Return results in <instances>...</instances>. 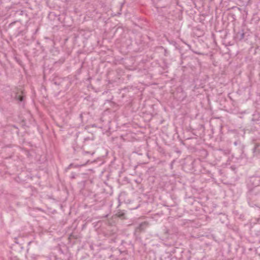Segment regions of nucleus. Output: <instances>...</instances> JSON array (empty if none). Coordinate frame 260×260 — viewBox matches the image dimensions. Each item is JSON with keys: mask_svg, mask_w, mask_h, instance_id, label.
Returning <instances> with one entry per match:
<instances>
[{"mask_svg": "<svg viewBox=\"0 0 260 260\" xmlns=\"http://www.w3.org/2000/svg\"><path fill=\"white\" fill-rule=\"evenodd\" d=\"M235 38L236 40L247 43L251 42L252 32L245 25H242L238 29H234Z\"/></svg>", "mask_w": 260, "mask_h": 260, "instance_id": "obj_1", "label": "nucleus"}, {"mask_svg": "<svg viewBox=\"0 0 260 260\" xmlns=\"http://www.w3.org/2000/svg\"><path fill=\"white\" fill-rule=\"evenodd\" d=\"M148 225L149 223L147 221H144L139 224L135 228L134 234L137 240H141V234L145 232Z\"/></svg>", "mask_w": 260, "mask_h": 260, "instance_id": "obj_2", "label": "nucleus"}, {"mask_svg": "<svg viewBox=\"0 0 260 260\" xmlns=\"http://www.w3.org/2000/svg\"><path fill=\"white\" fill-rule=\"evenodd\" d=\"M110 229H108L106 231L104 232V236L105 237L111 238V240L115 242L117 237V228L116 227H114L113 228L110 227Z\"/></svg>", "mask_w": 260, "mask_h": 260, "instance_id": "obj_3", "label": "nucleus"}, {"mask_svg": "<svg viewBox=\"0 0 260 260\" xmlns=\"http://www.w3.org/2000/svg\"><path fill=\"white\" fill-rule=\"evenodd\" d=\"M16 249H22V247L18 245V244H16L13 245L12 247H11V253L12 256L10 257V260H20L18 257V253L17 252Z\"/></svg>", "mask_w": 260, "mask_h": 260, "instance_id": "obj_4", "label": "nucleus"}, {"mask_svg": "<svg viewBox=\"0 0 260 260\" xmlns=\"http://www.w3.org/2000/svg\"><path fill=\"white\" fill-rule=\"evenodd\" d=\"M94 202L93 205L96 204L97 203H99V206H102L105 205V198L104 196V194L100 193V194H94Z\"/></svg>", "mask_w": 260, "mask_h": 260, "instance_id": "obj_5", "label": "nucleus"}, {"mask_svg": "<svg viewBox=\"0 0 260 260\" xmlns=\"http://www.w3.org/2000/svg\"><path fill=\"white\" fill-rule=\"evenodd\" d=\"M36 193H37V190L32 186H28L25 187L24 188V193L26 198H30L32 196L35 195Z\"/></svg>", "mask_w": 260, "mask_h": 260, "instance_id": "obj_6", "label": "nucleus"}, {"mask_svg": "<svg viewBox=\"0 0 260 260\" xmlns=\"http://www.w3.org/2000/svg\"><path fill=\"white\" fill-rule=\"evenodd\" d=\"M257 186H258V185H256L255 187L250 189L249 190L248 192V197L250 201H251L253 199H254V196H257L258 194H259V192L256 191V187Z\"/></svg>", "mask_w": 260, "mask_h": 260, "instance_id": "obj_7", "label": "nucleus"}, {"mask_svg": "<svg viewBox=\"0 0 260 260\" xmlns=\"http://www.w3.org/2000/svg\"><path fill=\"white\" fill-rule=\"evenodd\" d=\"M252 152L253 153V155L260 157V143H256L254 144V146L252 149Z\"/></svg>", "mask_w": 260, "mask_h": 260, "instance_id": "obj_8", "label": "nucleus"}, {"mask_svg": "<svg viewBox=\"0 0 260 260\" xmlns=\"http://www.w3.org/2000/svg\"><path fill=\"white\" fill-rule=\"evenodd\" d=\"M249 52L254 55L260 53V47L257 45L252 46L249 49Z\"/></svg>", "mask_w": 260, "mask_h": 260, "instance_id": "obj_9", "label": "nucleus"}, {"mask_svg": "<svg viewBox=\"0 0 260 260\" xmlns=\"http://www.w3.org/2000/svg\"><path fill=\"white\" fill-rule=\"evenodd\" d=\"M250 124L251 126L255 127L256 131L260 130V121L259 120H252Z\"/></svg>", "mask_w": 260, "mask_h": 260, "instance_id": "obj_10", "label": "nucleus"}, {"mask_svg": "<svg viewBox=\"0 0 260 260\" xmlns=\"http://www.w3.org/2000/svg\"><path fill=\"white\" fill-rule=\"evenodd\" d=\"M14 98L18 102H22L24 100V96L22 94V92H17L15 93Z\"/></svg>", "mask_w": 260, "mask_h": 260, "instance_id": "obj_11", "label": "nucleus"}, {"mask_svg": "<svg viewBox=\"0 0 260 260\" xmlns=\"http://www.w3.org/2000/svg\"><path fill=\"white\" fill-rule=\"evenodd\" d=\"M116 215L118 217L120 218L121 219H125V214L122 212H118Z\"/></svg>", "mask_w": 260, "mask_h": 260, "instance_id": "obj_12", "label": "nucleus"}, {"mask_svg": "<svg viewBox=\"0 0 260 260\" xmlns=\"http://www.w3.org/2000/svg\"><path fill=\"white\" fill-rule=\"evenodd\" d=\"M16 14H17V15H25L26 16H27V14L26 12L25 11H22V10H19V11H17L16 13Z\"/></svg>", "mask_w": 260, "mask_h": 260, "instance_id": "obj_13", "label": "nucleus"}, {"mask_svg": "<svg viewBox=\"0 0 260 260\" xmlns=\"http://www.w3.org/2000/svg\"><path fill=\"white\" fill-rule=\"evenodd\" d=\"M78 238V236L77 235H75L74 233H72L69 237V239L71 240L72 239H77Z\"/></svg>", "mask_w": 260, "mask_h": 260, "instance_id": "obj_14", "label": "nucleus"}, {"mask_svg": "<svg viewBox=\"0 0 260 260\" xmlns=\"http://www.w3.org/2000/svg\"><path fill=\"white\" fill-rule=\"evenodd\" d=\"M16 23H19V26L21 25L19 21H16L11 23L9 25V27H12Z\"/></svg>", "mask_w": 260, "mask_h": 260, "instance_id": "obj_15", "label": "nucleus"}, {"mask_svg": "<svg viewBox=\"0 0 260 260\" xmlns=\"http://www.w3.org/2000/svg\"><path fill=\"white\" fill-rule=\"evenodd\" d=\"M62 82H61V81H59V82H58V81L56 80V79H54V84L57 85H58V86H62Z\"/></svg>", "mask_w": 260, "mask_h": 260, "instance_id": "obj_16", "label": "nucleus"}, {"mask_svg": "<svg viewBox=\"0 0 260 260\" xmlns=\"http://www.w3.org/2000/svg\"><path fill=\"white\" fill-rule=\"evenodd\" d=\"M123 28L122 27H119L117 28V29L115 30V33L116 34V33L123 32Z\"/></svg>", "mask_w": 260, "mask_h": 260, "instance_id": "obj_17", "label": "nucleus"}, {"mask_svg": "<svg viewBox=\"0 0 260 260\" xmlns=\"http://www.w3.org/2000/svg\"><path fill=\"white\" fill-rule=\"evenodd\" d=\"M229 16L231 17V18L233 19V21H235L236 19L235 14L233 13H230Z\"/></svg>", "mask_w": 260, "mask_h": 260, "instance_id": "obj_18", "label": "nucleus"}, {"mask_svg": "<svg viewBox=\"0 0 260 260\" xmlns=\"http://www.w3.org/2000/svg\"><path fill=\"white\" fill-rule=\"evenodd\" d=\"M248 127H250L249 129H248V130L250 131H252V132H254V131H257L256 130V128H255V127H252L251 126V124L248 126Z\"/></svg>", "mask_w": 260, "mask_h": 260, "instance_id": "obj_19", "label": "nucleus"}, {"mask_svg": "<svg viewBox=\"0 0 260 260\" xmlns=\"http://www.w3.org/2000/svg\"><path fill=\"white\" fill-rule=\"evenodd\" d=\"M169 54V52L166 49H165L164 50V55L166 56H167Z\"/></svg>", "mask_w": 260, "mask_h": 260, "instance_id": "obj_20", "label": "nucleus"}, {"mask_svg": "<svg viewBox=\"0 0 260 260\" xmlns=\"http://www.w3.org/2000/svg\"><path fill=\"white\" fill-rule=\"evenodd\" d=\"M169 230H167V229H165V230H164V233H165V234H166L167 236L169 234Z\"/></svg>", "mask_w": 260, "mask_h": 260, "instance_id": "obj_21", "label": "nucleus"}, {"mask_svg": "<svg viewBox=\"0 0 260 260\" xmlns=\"http://www.w3.org/2000/svg\"><path fill=\"white\" fill-rule=\"evenodd\" d=\"M169 42L170 43V44H173L174 45H175L176 44V42L175 41H173V40L171 41V42L169 41Z\"/></svg>", "mask_w": 260, "mask_h": 260, "instance_id": "obj_22", "label": "nucleus"}, {"mask_svg": "<svg viewBox=\"0 0 260 260\" xmlns=\"http://www.w3.org/2000/svg\"><path fill=\"white\" fill-rule=\"evenodd\" d=\"M239 143H240V142L239 141H236L234 142V144L235 145H237Z\"/></svg>", "mask_w": 260, "mask_h": 260, "instance_id": "obj_23", "label": "nucleus"}, {"mask_svg": "<svg viewBox=\"0 0 260 260\" xmlns=\"http://www.w3.org/2000/svg\"><path fill=\"white\" fill-rule=\"evenodd\" d=\"M72 166H73V164L70 165L68 167V169L70 168Z\"/></svg>", "mask_w": 260, "mask_h": 260, "instance_id": "obj_24", "label": "nucleus"}, {"mask_svg": "<svg viewBox=\"0 0 260 260\" xmlns=\"http://www.w3.org/2000/svg\"><path fill=\"white\" fill-rule=\"evenodd\" d=\"M82 115H83L82 113H81V114H80V117L81 118H82V116H83Z\"/></svg>", "mask_w": 260, "mask_h": 260, "instance_id": "obj_25", "label": "nucleus"}, {"mask_svg": "<svg viewBox=\"0 0 260 260\" xmlns=\"http://www.w3.org/2000/svg\"><path fill=\"white\" fill-rule=\"evenodd\" d=\"M20 32H21V31H18V35H19L20 34Z\"/></svg>", "mask_w": 260, "mask_h": 260, "instance_id": "obj_26", "label": "nucleus"}, {"mask_svg": "<svg viewBox=\"0 0 260 260\" xmlns=\"http://www.w3.org/2000/svg\"><path fill=\"white\" fill-rule=\"evenodd\" d=\"M252 179H254V180H255L256 179H257V178H252Z\"/></svg>", "mask_w": 260, "mask_h": 260, "instance_id": "obj_27", "label": "nucleus"}, {"mask_svg": "<svg viewBox=\"0 0 260 260\" xmlns=\"http://www.w3.org/2000/svg\"><path fill=\"white\" fill-rule=\"evenodd\" d=\"M256 21H260V19H259V18H258V19H257V20H256Z\"/></svg>", "mask_w": 260, "mask_h": 260, "instance_id": "obj_28", "label": "nucleus"}, {"mask_svg": "<svg viewBox=\"0 0 260 260\" xmlns=\"http://www.w3.org/2000/svg\"><path fill=\"white\" fill-rule=\"evenodd\" d=\"M256 18V17H255L253 18V20Z\"/></svg>", "mask_w": 260, "mask_h": 260, "instance_id": "obj_29", "label": "nucleus"}, {"mask_svg": "<svg viewBox=\"0 0 260 260\" xmlns=\"http://www.w3.org/2000/svg\"><path fill=\"white\" fill-rule=\"evenodd\" d=\"M73 148H74V151H76V149H75V147H73Z\"/></svg>", "mask_w": 260, "mask_h": 260, "instance_id": "obj_30", "label": "nucleus"}, {"mask_svg": "<svg viewBox=\"0 0 260 260\" xmlns=\"http://www.w3.org/2000/svg\"><path fill=\"white\" fill-rule=\"evenodd\" d=\"M195 53H196V54H200L199 53L197 52H196Z\"/></svg>", "mask_w": 260, "mask_h": 260, "instance_id": "obj_31", "label": "nucleus"}, {"mask_svg": "<svg viewBox=\"0 0 260 260\" xmlns=\"http://www.w3.org/2000/svg\"><path fill=\"white\" fill-rule=\"evenodd\" d=\"M193 163H194V161H192L191 162V164L192 165Z\"/></svg>", "mask_w": 260, "mask_h": 260, "instance_id": "obj_32", "label": "nucleus"}]
</instances>
